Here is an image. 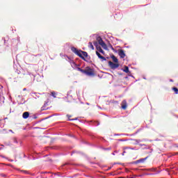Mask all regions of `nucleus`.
Returning a JSON list of instances; mask_svg holds the SVG:
<instances>
[{
  "label": "nucleus",
  "instance_id": "nucleus-1",
  "mask_svg": "<svg viewBox=\"0 0 178 178\" xmlns=\"http://www.w3.org/2000/svg\"><path fill=\"white\" fill-rule=\"evenodd\" d=\"M77 70L78 72H81V73H83V74H86L89 77H94V76H95V72L90 67H86L85 70H83L80 67H77Z\"/></svg>",
  "mask_w": 178,
  "mask_h": 178
},
{
  "label": "nucleus",
  "instance_id": "nucleus-2",
  "mask_svg": "<svg viewBox=\"0 0 178 178\" xmlns=\"http://www.w3.org/2000/svg\"><path fill=\"white\" fill-rule=\"evenodd\" d=\"M71 51L74 52V54H76V55L79 56V58H81L83 60H86V58L88 56V54L87 53V51H83L79 50L76 47H72Z\"/></svg>",
  "mask_w": 178,
  "mask_h": 178
},
{
  "label": "nucleus",
  "instance_id": "nucleus-3",
  "mask_svg": "<svg viewBox=\"0 0 178 178\" xmlns=\"http://www.w3.org/2000/svg\"><path fill=\"white\" fill-rule=\"evenodd\" d=\"M97 41L98 42L99 45H101V47H102V48L104 49H108V46H106V44L105 43V42H104V40H102L101 36H98L97 38Z\"/></svg>",
  "mask_w": 178,
  "mask_h": 178
},
{
  "label": "nucleus",
  "instance_id": "nucleus-4",
  "mask_svg": "<svg viewBox=\"0 0 178 178\" xmlns=\"http://www.w3.org/2000/svg\"><path fill=\"white\" fill-rule=\"evenodd\" d=\"M108 65L113 70L118 69L120 66L119 63H113L112 61H108Z\"/></svg>",
  "mask_w": 178,
  "mask_h": 178
},
{
  "label": "nucleus",
  "instance_id": "nucleus-5",
  "mask_svg": "<svg viewBox=\"0 0 178 178\" xmlns=\"http://www.w3.org/2000/svg\"><path fill=\"white\" fill-rule=\"evenodd\" d=\"M118 55L122 59L126 57V54H124V51L123 49L118 50Z\"/></svg>",
  "mask_w": 178,
  "mask_h": 178
},
{
  "label": "nucleus",
  "instance_id": "nucleus-6",
  "mask_svg": "<svg viewBox=\"0 0 178 178\" xmlns=\"http://www.w3.org/2000/svg\"><path fill=\"white\" fill-rule=\"evenodd\" d=\"M121 107L122 109H124L125 111V109H127V102H126V100H123L121 103Z\"/></svg>",
  "mask_w": 178,
  "mask_h": 178
},
{
  "label": "nucleus",
  "instance_id": "nucleus-7",
  "mask_svg": "<svg viewBox=\"0 0 178 178\" xmlns=\"http://www.w3.org/2000/svg\"><path fill=\"white\" fill-rule=\"evenodd\" d=\"M96 55H97L98 58L99 59H102V61L104 62V60H106V58L101 55L99 52L96 51Z\"/></svg>",
  "mask_w": 178,
  "mask_h": 178
},
{
  "label": "nucleus",
  "instance_id": "nucleus-8",
  "mask_svg": "<svg viewBox=\"0 0 178 178\" xmlns=\"http://www.w3.org/2000/svg\"><path fill=\"white\" fill-rule=\"evenodd\" d=\"M111 58L113 59V62H114V63H119V60L114 55L111 56Z\"/></svg>",
  "mask_w": 178,
  "mask_h": 178
},
{
  "label": "nucleus",
  "instance_id": "nucleus-9",
  "mask_svg": "<svg viewBox=\"0 0 178 178\" xmlns=\"http://www.w3.org/2000/svg\"><path fill=\"white\" fill-rule=\"evenodd\" d=\"M30 116V113L29 112H24L22 115V118L24 119H27Z\"/></svg>",
  "mask_w": 178,
  "mask_h": 178
},
{
  "label": "nucleus",
  "instance_id": "nucleus-10",
  "mask_svg": "<svg viewBox=\"0 0 178 178\" xmlns=\"http://www.w3.org/2000/svg\"><path fill=\"white\" fill-rule=\"evenodd\" d=\"M71 66H72V67H74V69H76V68L77 69V67H79L80 66V65H77V64H76V63L72 62Z\"/></svg>",
  "mask_w": 178,
  "mask_h": 178
},
{
  "label": "nucleus",
  "instance_id": "nucleus-11",
  "mask_svg": "<svg viewBox=\"0 0 178 178\" xmlns=\"http://www.w3.org/2000/svg\"><path fill=\"white\" fill-rule=\"evenodd\" d=\"M97 51H99V52H100L103 55H105V51L102 50V48H101V47H97Z\"/></svg>",
  "mask_w": 178,
  "mask_h": 178
},
{
  "label": "nucleus",
  "instance_id": "nucleus-12",
  "mask_svg": "<svg viewBox=\"0 0 178 178\" xmlns=\"http://www.w3.org/2000/svg\"><path fill=\"white\" fill-rule=\"evenodd\" d=\"M123 72H124L125 73H129V67H127V66H125L124 67V70H123Z\"/></svg>",
  "mask_w": 178,
  "mask_h": 178
},
{
  "label": "nucleus",
  "instance_id": "nucleus-13",
  "mask_svg": "<svg viewBox=\"0 0 178 178\" xmlns=\"http://www.w3.org/2000/svg\"><path fill=\"white\" fill-rule=\"evenodd\" d=\"M88 44H89L88 45L89 48H90V49L94 50V45H92V42H90Z\"/></svg>",
  "mask_w": 178,
  "mask_h": 178
},
{
  "label": "nucleus",
  "instance_id": "nucleus-14",
  "mask_svg": "<svg viewBox=\"0 0 178 178\" xmlns=\"http://www.w3.org/2000/svg\"><path fill=\"white\" fill-rule=\"evenodd\" d=\"M67 118H68V120H70V121L77 120V118H74V119H70V118H72V115H67Z\"/></svg>",
  "mask_w": 178,
  "mask_h": 178
},
{
  "label": "nucleus",
  "instance_id": "nucleus-15",
  "mask_svg": "<svg viewBox=\"0 0 178 178\" xmlns=\"http://www.w3.org/2000/svg\"><path fill=\"white\" fill-rule=\"evenodd\" d=\"M172 90L175 92V94H178V88L176 87L172 88Z\"/></svg>",
  "mask_w": 178,
  "mask_h": 178
},
{
  "label": "nucleus",
  "instance_id": "nucleus-16",
  "mask_svg": "<svg viewBox=\"0 0 178 178\" xmlns=\"http://www.w3.org/2000/svg\"><path fill=\"white\" fill-rule=\"evenodd\" d=\"M51 96L54 97V98H56V93L55 92H51Z\"/></svg>",
  "mask_w": 178,
  "mask_h": 178
},
{
  "label": "nucleus",
  "instance_id": "nucleus-17",
  "mask_svg": "<svg viewBox=\"0 0 178 178\" xmlns=\"http://www.w3.org/2000/svg\"><path fill=\"white\" fill-rule=\"evenodd\" d=\"M93 44L98 48V42L97 41L93 42Z\"/></svg>",
  "mask_w": 178,
  "mask_h": 178
},
{
  "label": "nucleus",
  "instance_id": "nucleus-18",
  "mask_svg": "<svg viewBox=\"0 0 178 178\" xmlns=\"http://www.w3.org/2000/svg\"><path fill=\"white\" fill-rule=\"evenodd\" d=\"M143 160H138L136 161V163H140V162H141Z\"/></svg>",
  "mask_w": 178,
  "mask_h": 178
},
{
  "label": "nucleus",
  "instance_id": "nucleus-19",
  "mask_svg": "<svg viewBox=\"0 0 178 178\" xmlns=\"http://www.w3.org/2000/svg\"><path fill=\"white\" fill-rule=\"evenodd\" d=\"M124 154H126V151H124V152H122V156H124Z\"/></svg>",
  "mask_w": 178,
  "mask_h": 178
},
{
  "label": "nucleus",
  "instance_id": "nucleus-20",
  "mask_svg": "<svg viewBox=\"0 0 178 178\" xmlns=\"http://www.w3.org/2000/svg\"><path fill=\"white\" fill-rule=\"evenodd\" d=\"M134 141H136V143H140V140H134Z\"/></svg>",
  "mask_w": 178,
  "mask_h": 178
},
{
  "label": "nucleus",
  "instance_id": "nucleus-21",
  "mask_svg": "<svg viewBox=\"0 0 178 178\" xmlns=\"http://www.w3.org/2000/svg\"><path fill=\"white\" fill-rule=\"evenodd\" d=\"M170 81L171 83H173V79H170Z\"/></svg>",
  "mask_w": 178,
  "mask_h": 178
},
{
  "label": "nucleus",
  "instance_id": "nucleus-22",
  "mask_svg": "<svg viewBox=\"0 0 178 178\" xmlns=\"http://www.w3.org/2000/svg\"><path fill=\"white\" fill-rule=\"evenodd\" d=\"M66 165H67V163H65V164L63 165V166H66Z\"/></svg>",
  "mask_w": 178,
  "mask_h": 178
},
{
  "label": "nucleus",
  "instance_id": "nucleus-23",
  "mask_svg": "<svg viewBox=\"0 0 178 178\" xmlns=\"http://www.w3.org/2000/svg\"><path fill=\"white\" fill-rule=\"evenodd\" d=\"M24 91H26V88H24Z\"/></svg>",
  "mask_w": 178,
  "mask_h": 178
},
{
  "label": "nucleus",
  "instance_id": "nucleus-24",
  "mask_svg": "<svg viewBox=\"0 0 178 178\" xmlns=\"http://www.w3.org/2000/svg\"><path fill=\"white\" fill-rule=\"evenodd\" d=\"M112 49H113V47H112Z\"/></svg>",
  "mask_w": 178,
  "mask_h": 178
}]
</instances>
